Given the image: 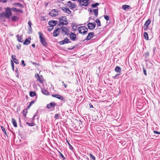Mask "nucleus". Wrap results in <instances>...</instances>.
<instances>
[{"instance_id":"nucleus-23","label":"nucleus","mask_w":160,"mask_h":160,"mask_svg":"<svg viewBox=\"0 0 160 160\" xmlns=\"http://www.w3.org/2000/svg\"><path fill=\"white\" fill-rule=\"evenodd\" d=\"M19 19V18L17 16H13L11 18V20L12 21L15 22L18 20Z\"/></svg>"},{"instance_id":"nucleus-62","label":"nucleus","mask_w":160,"mask_h":160,"mask_svg":"<svg viewBox=\"0 0 160 160\" xmlns=\"http://www.w3.org/2000/svg\"><path fill=\"white\" fill-rule=\"evenodd\" d=\"M48 3L46 4V5H48Z\"/></svg>"},{"instance_id":"nucleus-46","label":"nucleus","mask_w":160,"mask_h":160,"mask_svg":"<svg viewBox=\"0 0 160 160\" xmlns=\"http://www.w3.org/2000/svg\"><path fill=\"white\" fill-rule=\"evenodd\" d=\"M8 0H0V1L3 3H6L7 2Z\"/></svg>"},{"instance_id":"nucleus-7","label":"nucleus","mask_w":160,"mask_h":160,"mask_svg":"<svg viewBox=\"0 0 160 160\" xmlns=\"http://www.w3.org/2000/svg\"><path fill=\"white\" fill-rule=\"evenodd\" d=\"M49 14L51 17H56L58 14V10L56 9H52L51 11Z\"/></svg>"},{"instance_id":"nucleus-45","label":"nucleus","mask_w":160,"mask_h":160,"mask_svg":"<svg viewBox=\"0 0 160 160\" xmlns=\"http://www.w3.org/2000/svg\"><path fill=\"white\" fill-rule=\"evenodd\" d=\"M143 71L144 73L145 74V75H147V72H146V71L145 69L143 68Z\"/></svg>"},{"instance_id":"nucleus-38","label":"nucleus","mask_w":160,"mask_h":160,"mask_svg":"<svg viewBox=\"0 0 160 160\" xmlns=\"http://www.w3.org/2000/svg\"><path fill=\"white\" fill-rule=\"evenodd\" d=\"M89 156L92 159V160H96V158L95 157L93 156L91 153L89 154Z\"/></svg>"},{"instance_id":"nucleus-29","label":"nucleus","mask_w":160,"mask_h":160,"mask_svg":"<svg viewBox=\"0 0 160 160\" xmlns=\"http://www.w3.org/2000/svg\"><path fill=\"white\" fill-rule=\"evenodd\" d=\"M93 12L94 13V14L95 16L96 17H97L98 15V9H94L93 10Z\"/></svg>"},{"instance_id":"nucleus-50","label":"nucleus","mask_w":160,"mask_h":160,"mask_svg":"<svg viewBox=\"0 0 160 160\" xmlns=\"http://www.w3.org/2000/svg\"><path fill=\"white\" fill-rule=\"evenodd\" d=\"M74 48H75V47L74 46H72V47H71L70 48H68V49H69V50H72V49H73Z\"/></svg>"},{"instance_id":"nucleus-33","label":"nucleus","mask_w":160,"mask_h":160,"mask_svg":"<svg viewBox=\"0 0 160 160\" xmlns=\"http://www.w3.org/2000/svg\"><path fill=\"white\" fill-rule=\"evenodd\" d=\"M36 95V93L34 92H30V96L31 97H33Z\"/></svg>"},{"instance_id":"nucleus-21","label":"nucleus","mask_w":160,"mask_h":160,"mask_svg":"<svg viewBox=\"0 0 160 160\" xmlns=\"http://www.w3.org/2000/svg\"><path fill=\"white\" fill-rule=\"evenodd\" d=\"M31 39L30 38H28L26 39L24 42L23 44L25 45H28L30 44L31 42Z\"/></svg>"},{"instance_id":"nucleus-52","label":"nucleus","mask_w":160,"mask_h":160,"mask_svg":"<svg viewBox=\"0 0 160 160\" xmlns=\"http://www.w3.org/2000/svg\"><path fill=\"white\" fill-rule=\"evenodd\" d=\"M145 57H148L149 55V53L148 52H146L145 54Z\"/></svg>"},{"instance_id":"nucleus-31","label":"nucleus","mask_w":160,"mask_h":160,"mask_svg":"<svg viewBox=\"0 0 160 160\" xmlns=\"http://www.w3.org/2000/svg\"><path fill=\"white\" fill-rule=\"evenodd\" d=\"M26 123L28 125L30 126H33L35 125V124L34 123H29L27 122Z\"/></svg>"},{"instance_id":"nucleus-25","label":"nucleus","mask_w":160,"mask_h":160,"mask_svg":"<svg viewBox=\"0 0 160 160\" xmlns=\"http://www.w3.org/2000/svg\"><path fill=\"white\" fill-rule=\"evenodd\" d=\"M16 37L17 38V40L19 42H22V37L21 36H19V35H18L16 36Z\"/></svg>"},{"instance_id":"nucleus-16","label":"nucleus","mask_w":160,"mask_h":160,"mask_svg":"<svg viewBox=\"0 0 160 160\" xmlns=\"http://www.w3.org/2000/svg\"><path fill=\"white\" fill-rule=\"evenodd\" d=\"M69 42H71L70 41V40L68 39L67 38H65L64 40L60 42L59 43L60 44L62 45Z\"/></svg>"},{"instance_id":"nucleus-9","label":"nucleus","mask_w":160,"mask_h":160,"mask_svg":"<svg viewBox=\"0 0 160 160\" xmlns=\"http://www.w3.org/2000/svg\"><path fill=\"white\" fill-rule=\"evenodd\" d=\"M96 25V23L94 22L88 23V28L89 29L92 30L95 28Z\"/></svg>"},{"instance_id":"nucleus-56","label":"nucleus","mask_w":160,"mask_h":160,"mask_svg":"<svg viewBox=\"0 0 160 160\" xmlns=\"http://www.w3.org/2000/svg\"><path fill=\"white\" fill-rule=\"evenodd\" d=\"M62 83H63V85L64 86L65 88H67L66 84L64 83L63 82H62Z\"/></svg>"},{"instance_id":"nucleus-11","label":"nucleus","mask_w":160,"mask_h":160,"mask_svg":"<svg viewBox=\"0 0 160 160\" xmlns=\"http://www.w3.org/2000/svg\"><path fill=\"white\" fill-rule=\"evenodd\" d=\"M60 31L61 29L59 28H58L54 31V32L53 33V36L54 37L57 36L59 34Z\"/></svg>"},{"instance_id":"nucleus-17","label":"nucleus","mask_w":160,"mask_h":160,"mask_svg":"<svg viewBox=\"0 0 160 160\" xmlns=\"http://www.w3.org/2000/svg\"><path fill=\"white\" fill-rule=\"evenodd\" d=\"M94 36V33L93 32H91L89 33L86 38V40H90L91 38H92L93 36Z\"/></svg>"},{"instance_id":"nucleus-48","label":"nucleus","mask_w":160,"mask_h":160,"mask_svg":"<svg viewBox=\"0 0 160 160\" xmlns=\"http://www.w3.org/2000/svg\"><path fill=\"white\" fill-rule=\"evenodd\" d=\"M153 132L155 134H160V132H158V131H153Z\"/></svg>"},{"instance_id":"nucleus-57","label":"nucleus","mask_w":160,"mask_h":160,"mask_svg":"<svg viewBox=\"0 0 160 160\" xmlns=\"http://www.w3.org/2000/svg\"><path fill=\"white\" fill-rule=\"evenodd\" d=\"M60 156L62 158H65L64 157V156L61 153H60Z\"/></svg>"},{"instance_id":"nucleus-55","label":"nucleus","mask_w":160,"mask_h":160,"mask_svg":"<svg viewBox=\"0 0 160 160\" xmlns=\"http://www.w3.org/2000/svg\"><path fill=\"white\" fill-rule=\"evenodd\" d=\"M15 57H16V56L14 55H12V59L13 60V59H14V58H16Z\"/></svg>"},{"instance_id":"nucleus-27","label":"nucleus","mask_w":160,"mask_h":160,"mask_svg":"<svg viewBox=\"0 0 160 160\" xmlns=\"http://www.w3.org/2000/svg\"><path fill=\"white\" fill-rule=\"evenodd\" d=\"M122 7V8L125 10L129 9L130 7V6L128 5H123Z\"/></svg>"},{"instance_id":"nucleus-37","label":"nucleus","mask_w":160,"mask_h":160,"mask_svg":"<svg viewBox=\"0 0 160 160\" xmlns=\"http://www.w3.org/2000/svg\"><path fill=\"white\" fill-rule=\"evenodd\" d=\"M60 116V114L59 113H57L55 115L54 118L55 119H57L59 118Z\"/></svg>"},{"instance_id":"nucleus-61","label":"nucleus","mask_w":160,"mask_h":160,"mask_svg":"<svg viewBox=\"0 0 160 160\" xmlns=\"http://www.w3.org/2000/svg\"><path fill=\"white\" fill-rule=\"evenodd\" d=\"M104 81V82L105 83H105V80H104V81Z\"/></svg>"},{"instance_id":"nucleus-53","label":"nucleus","mask_w":160,"mask_h":160,"mask_svg":"<svg viewBox=\"0 0 160 160\" xmlns=\"http://www.w3.org/2000/svg\"><path fill=\"white\" fill-rule=\"evenodd\" d=\"M11 65H12V68H14V63L12 61H11Z\"/></svg>"},{"instance_id":"nucleus-42","label":"nucleus","mask_w":160,"mask_h":160,"mask_svg":"<svg viewBox=\"0 0 160 160\" xmlns=\"http://www.w3.org/2000/svg\"><path fill=\"white\" fill-rule=\"evenodd\" d=\"M67 143L69 146V148L71 150H72L73 148L72 147L70 143L68 142V141L67 140Z\"/></svg>"},{"instance_id":"nucleus-54","label":"nucleus","mask_w":160,"mask_h":160,"mask_svg":"<svg viewBox=\"0 0 160 160\" xmlns=\"http://www.w3.org/2000/svg\"><path fill=\"white\" fill-rule=\"evenodd\" d=\"M27 112H25L24 110L23 111V115L25 116H26V115L27 114Z\"/></svg>"},{"instance_id":"nucleus-20","label":"nucleus","mask_w":160,"mask_h":160,"mask_svg":"<svg viewBox=\"0 0 160 160\" xmlns=\"http://www.w3.org/2000/svg\"><path fill=\"white\" fill-rule=\"evenodd\" d=\"M62 9L64 12H65L68 14H71V11L67 8H65L64 7L62 8Z\"/></svg>"},{"instance_id":"nucleus-63","label":"nucleus","mask_w":160,"mask_h":160,"mask_svg":"<svg viewBox=\"0 0 160 160\" xmlns=\"http://www.w3.org/2000/svg\"><path fill=\"white\" fill-rule=\"evenodd\" d=\"M143 1L144 0H142Z\"/></svg>"},{"instance_id":"nucleus-13","label":"nucleus","mask_w":160,"mask_h":160,"mask_svg":"<svg viewBox=\"0 0 160 160\" xmlns=\"http://www.w3.org/2000/svg\"><path fill=\"white\" fill-rule=\"evenodd\" d=\"M52 96L53 97L57 98L62 101H63L64 100L63 97L59 94H52Z\"/></svg>"},{"instance_id":"nucleus-39","label":"nucleus","mask_w":160,"mask_h":160,"mask_svg":"<svg viewBox=\"0 0 160 160\" xmlns=\"http://www.w3.org/2000/svg\"><path fill=\"white\" fill-rule=\"evenodd\" d=\"M13 61L16 64H18L19 63L18 60L16 58H14Z\"/></svg>"},{"instance_id":"nucleus-3","label":"nucleus","mask_w":160,"mask_h":160,"mask_svg":"<svg viewBox=\"0 0 160 160\" xmlns=\"http://www.w3.org/2000/svg\"><path fill=\"white\" fill-rule=\"evenodd\" d=\"M58 23V21H55L52 20L48 22V24L49 25L50 28H48V30L49 31H51L53 28V26H55Z\"/></svg>"},{"instance_id":"nucleus-35","label":"nucleus","mask_w":160,"mask_h":160,"mask_svg":"<svg viewBox=\"0 0 160 160\" xmlns=\"http://www.w3.org/2000/svg\"><path fill=\"white\" fill-rule=\"evenodd\" d=\"M35 102V101H32L29 104L28 106L27 107V108H29L31 106L32 104L34 103Z\"/></svg>"},{"instance_id":"nucleus-2","label":"nucleus","mask_w":160,"mask_h":160,"mask_svg":"<svg viewBox=\"0 0 160 160\" xmlns=\"http://www.w3.org/2000/svg\"><path fill=\"white\" fill-rule=\"evenodd\" d=\"M78 30L80 33L83 35L86 34L88 31V28L85 26H82L79 27Z\"/></svg>"},{"instance_id":"nucleus-28","label":"nucleus","mask_w":160,"mask_h":160,"mask_svg":"<svg viewBox=\"0 0 160 160\" xmlns=\"http://www.w3.org/2000/svg\"><path fill=\"white\" fill-rule=\"evenodd\" d=\"M143 36L144 37V38L146 40H148V35L147 32H145L143 34Z\"/></svg>"},{"instance_id":"nucleus-34","label":"nucleus","mask_w":160,"mask_h":160,"mask_svg":"<svg viewBox=\"0 0 160 160\" xmlns=\"http://www.w3.org/2000/svg\"><path fill=\"white\" fill-rule=\"evenodd\" d=\"M99 5L98 3H96L95 4H92L91 5L92 7L93 8H96Z\"/></svg>"},{"instance_id":"nucleus-26","label":"nucleus","mask_w":160,"mask_h":160,"mask_svg":"<svg viewBox=\"0 0 160 160\" xmlns=\"http://www.w3.org/2000/svg\"><path fill=\"white\" fill-rule=\"evenodd\" d=\"M12 122L14 127H17V125L15 120L14 118H12Z\"/></svg>"},{"instance_id":"nucleus-59","label":"nucleus","mask_w":160,"mask_h":160,"mask_svg":"<svg viewBox=\"0 0 160 160\" xmlns=\"http://www.w3.org/2000/svg\"><path fill=\"white\" fill-rule=\"evenodd\" d=\"M90 108H93V106L92 105H90Z\"/></svg>"},{"instance_id":"nucleus-8","label":"nucleus","mask_w":160,"mask_h":160,"mask_svg":"<svg viewBox=\"0 0 160 160\" xmlns=\"http://www.w3.org/2000/svg\"><path fill=\"white\" fill-rule=\"evenodd\" d=\"M81 6H87L89 3L88 0H77Z\"/></svg>"},{"instance_id":"nucleus-19","label":"nucleus","mask_w":160,"mask_h":160,"mask_svg":"<svg viewBox=\"0 0 160 160\" xmlns=\"http://www.w3.org/2000/svg\"><path fill=\"white\" fill-rule=\"evenodd\" d=\"M56 104L54 102H51L49 104H48L47 105V107L48 109H50L52 108H54Z\"/></svg>"},{"instance_id":"nucleus-44","label":"nucleus","mask_w":160,"mask_h":160,"mask_svg":"<svg viewBox=\"0 0 160 160\" xmlns=\"http://www.w3.org/2000/svg\"><path fill=\"white\" fill-rule=\"evenodd\" d=\"M21 64L23 67H25L26 66V64L24 62V61L23 60H22L21 61Z\"/></svg>"},{"instance_id":"nucleus-30","label":"nucleus","mask_w":160,"mask_h":160,"mask_svg":"<svg viewBox=\"0 0 160 160\" xmlns=\"http://www.w3.org/2000/svg\"><path fill=\"white\" fill-rule=\"evenodd\" d=\"M95 22L97 23L98 26H101L100 22L99 19H96L95 20Z\"/></svg>"},{"instance_id":"nucleus-47","label":"nucleus","mask_w":160,"mask_h":160,"mask_svg":"<svg viewBox=\"0 0 160 160\" xmlns=\"http://www.w3.org/2000/svg\"><path fill=\"white\" fill-rule=\"evenodd\" d=\"M37 114H35L33 117H32V119L33 120H34V118H35V117H36L37 116Z\"/></svg>"},{"instance_id":"nucleus-36","label":"nucleus","mask_w":160,"mask_h":160,"mask_svg":"<svg viewBox=\"0 0 160 160\" xmlns=\"http://www.w3.org/2000/svg\"><path fill=\"white\" fill-rule=\"evenodd\" d=\"M11 10H12L14 12H20V10L19 9H17L15 8H13L11 9Z\"/></svg>"},{"instance_id":"nucleus-5","label":"nucleus","mask_w":160,"mask_h":160,"mask_svg":"<svg viewBox=\"0 0 160 160\" xmlns=\"http://www.w3.org/2000/svg\"><path fill=\"white\" fill-rule=\"evenodd\" d=\"M11 10V9L9 7H7L5 9V12L7 18H9L11 16L12 14Z\"/></svg>"},{"instance_id":"nucleus-4","label":"nucleus","mask_w":160,"mask_h":160,"mask_svg":"<svg viewBox=\"0 0 160 160\" xmlns=\"http://www.w3.org/2000/svg\"><path fill=\"white\" fill-rule=\"evenodd\" d=\"M59 22L61 24L63 25H67L68 23V22L65 16L62 17L61 18H60Z\"/></svg>"},{"instance_id":"nucleus-12","label":"nucleus","mask_w":160,"mask_h":160,"mask_svg":"<svg viewBox=\"0 0 160 160\" xmlns=\"http://www.w3.org/2000/svg\"><path fill=\"white\" fill-rule=\"evenodd\" d=\"M68 5L70 8L71 9L75 8L76 7L75 4L72 2L70 1H69L68 2Z\"/></svg>"},{"instance_id":"nucleus-40","label":"nucleus","mask_w":160,"mask_h":160,"mask_svg":"<svg viewBox=\"0 0 160 160\" xmlns=\"http://www.w3.org/2000/svg\"><path fill=\"white\" fill-rule=\"evenodd\" d=\"M104 17L107 21L109 20V17L108 16H107V15H104Z\"/></svg>"},{"instance_id":"nucleus-41","label":"nucleus","mask_w":160,"mask_h":160,"mask_svg":"<svg viewBox=\"0 0 160 160\" xmlns=\"http://www.w3.org/2000/svg\"><path fill=\"white\" fill-rule=\"evenodd\" d=\"M1 129L2 130V131L3 132L5 135H7V133H6V132L5 130V129L2 126L1 127Z\"/></svg>"},{"instance_id":"nucleus-14","label":"nucleus","mask_w":160,"mask_h":160,"mask_svg":"<svg viewBox=\"0 0 160 160\" xmlns=\"http://www.w3.org/2000/svg\"><path fill=\"white\" fill-rule=\"evenodd\" d=\"M6 18V15L5 13V12H3L1 13L0 14V19L3 21H5Z\"/></svg>"},{"instance_id":"nucleus-1","label":"nucleus","mask_w":160,"mask_h":160,"mask_svg":"<svg viewBox=\"0 0 160 160\" xmlns=\"http://www.w3.org/2000/svg\"><path fill=\"white\" fill-rule=\"evenodd\" d=\"M39 37L40 39V42L42 44L43 46L46 47L48 44L46 43L45 39L43 37L42 34L40 32H38Z\"/></svg>"},{"instance_id":"nucleus-6","label":"nucleus","mask_w":160,"mask_h":160,"mask_svg":"<svg viewBox=\"0 0 160 160\" xmlns=\"http://www.w3.org/2000/svg\"><path fill=\"white\" fill-rule=\"evenodd\" d=\"M61 31L62 34L63 35H68L69 34V30L65 27H62L61 29Z\"/></svg>"},{"instance_id":"nucleus-43","label":"nucleus","mask_w":160,"mask_h":160,"mask_svg":"<svg viewBox=\"0 0 160 160\" xmlns=\"http://www.w3.org/2000/svg\"><path fill=\"white\" fill-rule=\"evenodd\" d=\"M77 26L76 25H73L72 27V28L74 31H75L77 30Z\"/></svg>"},{"instance_id":"nucleus-24","label":"nucleus","mask_w":160,"mask_h":160,"mask_svg":"<svg viewBox=\"0 0 160 160\" xmlns=\"http://www.w3.org/2000/svg\"><path fill=\"white\" fill-rule=\"evenodd\" d=\"M115 70L116 72L120 73L121 72V69L119 67L116 66Z\"/></svg>"},{"instance_id":"nucleus-22","label":"nucleus","mask_w":160,"mask_h":160,"mask_svg":"<svg viewBox=\"0 0 160 160\" xmlns=\"http://www.w3.org/2000/svg\"><path fill=\"white\" fill-rule=\"evenodd\" d=\"M42 92L43 94L46 95H48L49 94V92L47 90L44 89H42Z\"/></svg>"},{"instance_id":"nucleus-32","label":"nucleus","mask_w":160,"mask_h":160,"mask_svg":"<svg viewBox=\"0 0 160 160\" xmlns=\"http://www.w3.org/2000/svg\"><path fill=\"white\" fill-rule=\"evenodd\" d=\"M28 24L29 25V30L31 31L32 29V27H31L32 23H31V22L30 21H29L28 22Z\"/></svg>"},{"instance_id":"nucleus-51","label":"nucleus","mask_w":160,"mask_h":160,"mask_svg":"<svg viewBox=\"0 0 160 160\" xmlns=\"http://www.w3.org/2000/svg\"><path fill=\"white\" fill-rule=\"evenodd\" d=\"M21 47V45L20 44H19L17 46V47L18 50L20 49V48Z\"/></svg>"},{"instance_id":"nucleus-49","label":"nucleus","mask_w":160,"mask_h":160,"mask_svg":"<svg viewBox=\"0 0 160 160\" xmlns=\"http://www.w3.org/2000/svg\"><path fill=\"white\" fill-rule=\"evenodd\" d=\"M15 4H17L18 5V6L19 7H22V5L20 3H15Z\"/></svg>"},{"instance_id":"nucleus-18","label":"nucleus","mask_w":160,"mask_h":160,"mask_svg":"<svg viewBox=\"0 0 160 160\" xmlns=\"http://www.w3.org/2000/svg\"><path fill=\"white\" fill-rule=\"evenodd\" d=\"M35 77L37 80H43V79L42 76L41 75H40L38 73L35 74Z\"/></svg>"},{"instance_id":"nucleus-15","label":"nucleus","mask_w":160,"mask_h":160,"mask_svg":"<svg viewBox=\"0 0 160 160\" xmlns=\"http://www.w3.org/2000/svg\"><path fill=\"white\" fill-rule=\"evenodd\" d=\"M150 23H151V20L149 19H148L146 22L144 24V26H143L144 29V30H146L148 28V25H149V24Z\"/></svg>"},{"instance_id":"nucleus-60","label":"nucleus","mask_w":160,"mask_h":160,"mask_svg":"<svg viewBox=\"0 0 160 160\" xmlns=\"http://www.w3.org/2000/svg\"><path fill=\"white\" fill-rule=\"evenodd\" d=\"M43 81H39V82L41 83H42Z\"/></svg>"},{"instance_id":"nucleus-58","label":"nucleus","mask_w":160,"mask_h":160,"mask_svg":"<svg viewBox=\"0 0 160 160\" xmlns=\"http://www.w3.org/2000/svg\"><path fill=\"white\" fill-rule=\"evenodd\" d=\"M32 46L33 48H35V46L34 44H32Z\"/></svg>"},{"instance_id":"nucleus-10","label":"nucleus","mask_w":160,"mask_h":160,"mask_svg":"<svg viewBox=\"0 0 160 160\" xmlns=\"http://www.w3.org/2000/svg\"><path fill=\"white\" fill-rule=\"evenodd\" d=\"M76 34L74 32H71L69 34V38L72 41H75L76 39Z\"/></svg>"}]
</instances>
